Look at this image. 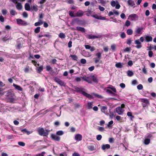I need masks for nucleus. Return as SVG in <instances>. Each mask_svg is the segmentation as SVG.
<instances>
[{"label":"nucleus","instance_id":"f257e3e1","mask_svg":"<svg viewBox=\"0 0 156 156\" xmlns=\"http://www.w3.org/2000/svg\"><path fill=\"white\" fill-rule=\"evenodd\" d=\"M73 87L75 90V91L76 92L82 94L84 96L87 97V98H93V97L91 95L84 91L85 90V89L84 88H79L75 86H73Z\"/></svg>","mask_w":156,"mask_h":156},{"label":"nucleus","instance_id":"f03ea898","mask_svg":"<svg viewBox=\"0 0 156 156\" xmlns=\"http://www.w3.org/2000/svg\"><path fill=\"white\" fill-rule=\"evenodd\" d=\"M104 90L108 94H111L112 96H117V94L115 93L117 92L116 90L114 87L112 85H110V86L105 88Z\"/></svg>","mask_w":156,"mask_h":156},{"label":"nucleus","instance_id":"7ed1b4c3","mask_svg":"<svg viewBox=\"0 0 156 156\" xmlns=\"http://www.w3.org/2000/svg\"><path fill=\"white\" fill-rule=\"evenodd\" d=\"M49 131L46 130L45 131L43 128L39 127L37 129V132L41 136H47L49 134Z\"/></svg>","mask_w":156,"mask_h":156},{"label":"nucleus","instance_id":"20e7f679","mask_svg":"<svg viewBox=\"0 0 156 156\" xmlns=\"http://www.w3.org/2000/svg\"><path fill=\"white\" fill-rule=\"evenodd\" d=\"M140 101L142 102L141 105L144 108H147L150 105L149 101L147 98H141Z\"/></svg>","mask_w":156,"mask_h":156},{"label":"nucleus","instance_id":"39448f33","mask_svg":"<svg viewBox=\"0 0 156 156\" xmlns=\"http://www.w3.org/2000/svg\"><path fill=\"white\" fill-rule=\"evenodd\" d=\"M128 19L131 21H136L138 20V16L135 14H133L129 15Z\"/></svg>","mask_w":156,"mask_h":156},{"label":"nucleus","instance_id":"423d86ee","mask_svg":"<svg viewBox=\"0 0 156 156\" xmlns=\"http://www.w3.org/2000/svg\"><path fill=\"white\" fill-rule=\"evenodd\" d=\"M54 81L61 86H65L66 83L64 81L61 80L57 77H55L54 80Z\"/></svg>","mask_w":156,"mask_h":156},{"label":"nucleus","instance_id":"0eeeda50","mask_svg":"<svg viewBox=\"0 0 156 156\" xmlns=\"http://www.w3.org/2000/svg\"><path fill=\"white\" fill-rule=\"evenodd\" d=\"M16 22L18 24L22 26H26L28 25L27 23L22 19H16Z\"/></svg>","mask_w":156,"mask_h":156},{"label":"nucleus","instance_id":"6e6552de","mask_svg":"<svg viewBox=\"0 0 156 156\" xmlns=\"http://www.w3.org/2000/svg\"><path fill=\"white\" fill-rule=\"evenodd\" d=\"M86 37L87 39H90L101 38V36L100 35H98L97 36H95L92 34H89L86 35Z\"/></svg>","mask_w":156,"mask_h":156},{"label":"nucleus","instance_id":"1a4fd4ad","mask_svg":"<svg viewBox=\"0 0 156 156\" xmlns=\"http://www.w3.org/2000/svg\"><path fill=\"white\" fill-rule=\"evenodd\" d=\"M134 43L136 45V48L140 49L142 47V44L139 39L136 40L134 41Z\"/></svg>","mask_w":156,"mask_h":156},{"label":"nucleus","instance_id":"9d476101","mask_svg":"<svg viewBox=\"0 0 156 156\" xmlns=\"http://www.w3.org/2000/svg\"><path fill=\"white\" fill-rule=\"evenodd\" d=\"M91 16L94 18L98 20H105V17H102L101 16H98L97 14H93L91 15Z\"/></svg>","mask_w":156,"mask_h":156},{"label":"nucleus","instance_id":"9b49d317","mask_svg":"<svg viewBox=\"0 0 156 156\" xmlns=\"http://www.w3.org/2000/svg\"><path fill=\"white\" fill-rule=\"evenodd\" d=\"M51 138L52 140L57 141H59L60 139V137L53 134H51Z\"/></svg>","mask_w":156,"mask_h":156},{"label":"nucleus","instance_id":"f8f14e48","mask_svg":"<svg viewBox=\"0 0 156 156\" xmlns=\"http://www.w3.org/2000/svg\"><path fill=\"white\" fill-rule=\"evenodd\" d=\"M110 145L109 144H103L101 146V148L103 151H105L106 150L110 149Z\"/></svg>","mask_w":156,"mask_h":156},{"label":"nucleus","instance_id":"ddd939ff","mask_svg":"<svg viewBox=\"0 0 156 156\" xmlns=\"http://www.w3.org/2000/svg\"><path fill=\"white\" fill-rule=\"evenodd\" d=\"M82 136L81 135L78 134L75 135V139L77 141H80L82 140Z\"/></svg>","mask_w":156,"mask_h":156},{"label":"nucleus","instance_id":"4468645a","mask_svg":"<svg viewBox=\"0 0 156 156\" xmlns=\"http://www.w3.org/2000/svg\"><path fill=\"white\" fill-rule=\"evenodd\" d=\"M123 111L122 110V108L120 107H118L116 108V112L119 115H122Z\"/></svg>","mask_w":156,"mask_h":156},{"label":"nucleus","instance_id":"2eb2a0df","mask_svg":"<svg viewBox=\"0 0 156 156\" xmlns=\"http://www.w3.org/2000/svg\"><path fill=\"white\" fill-rule=\"evenodd\" d=\"M84 12L81 10H79L78 12L76 14L75 16L81 17L83 14Z\"/></svg>","mask_w":156,"mask_h":156},{"label":"nucleus","instance_id":"dca6fc26","mask_svg":"<svg viewBox=\"0 0 156 156\" xmlns=\"http://www.w3.org/2000/svg\"><path fill=\"white\" fill-rule=\"evenodd\" d=\"M142 30V27H138L135 31V34H142L141 31Z\"/></svg>","mask_w":156,"mask_h":156},{"label":"nucleus","instance_id":"f3484780","mask_svg":"<svg viewBox=\"0 0 156 156\" xmlns=\"http://www.w3.org/2000/svg\"><path fill=\"white\" fill-rule=\"evenodd\" d=\"M146 41L147 42L151 41H152V37L150 36L147 35L145 37Z\"/></svg>","mask_w":156,"mask_h":156},{"label":"nucleus","instance_id":"a211bd4d","mask_svg":"<svg viewBox=\"0 0 156 156\" xmlns=\"http://www.w3.org/2000/svg\"><path fill=\"white\" fill-rule=\"evenodd\" d=\"M13 86L17 90H18L22 91L23 90V88L21 87L20 86L16 85L14 83L13 84Z\"/></svg>","mask_w":156,"mask_h":156},{"label":"nucleus","instance_id":"6ab92c4d","mask_svg":"<svg viewBox=\"0 0 156 156\" xmlns=\"http://www.w3.org/2000/svg\"><path fill=\"white\" fill-rule=\"evenodd\" d=\"M81 78L84 81L87 82L89 83H91L92 82L91 80L89 79L88 77H82Z\"/></svg>","mask_w":156,"mask_h":156},{"label":"nucleus","instance_id":"aec40b11","mask_svg":"<svg viewBox=\"0 0 156 156\" xmlns=\"http://www.w3.org/2000/svg\"><path fill=\"white\" fill-rule=\"evenodd\" d=\"M123 64L121 62H118L115 65V66L117 68H121L123 67Z\"/></svg>","mask_w":156,"mask_h":156},{"label":"nucleus","instance_id":"412c9836","mask_svg":"<svg viewBox=\"0 0 156 156\" xmlns=\"http://www.w3.org/2000/svg\"><path fill=\"white\" fill-rule=\"evenodd\" d=\"M76 30L80 31L84 33L85 32V29L83 28L80 27H76Z\"/></svg>","mask_w":156,"mask_h":156},{"label":"nucleus","instance_id":"4be33fe9","mask_svg":"<svg viewBox=\"0 0 156 156\" xmlns=\"http://www.w3.org/2000/svg\"><path fill=\"white\" fill-rule=\"evenodd\" d=\"M127 3L129 5L131 6H133L135 5L134 2L132 0H128L127 1Z\"/></svg>","mask_w":156,"mask_h":156},{"label":"nucleus","instance_id":"5701e85b","mask_svg":"<svg viewBox=\"0 0 156 156\" xmlns=\"http://www.w3.org/2000/svg\"><path fill=\"white\" fill-rule=\"evenodd\" d=\"M25 8L26 10L27 11H30L31 9L30 5L27 3L25 4Z\"/></svg>","mask_w":156,"mask_h":156},{"label":"nucleus","instance_id":"b1692460","mask_svg":"<svg viewBox=\"0 0 156 156\" xmlns=\"http://www.w3.org/2000/svg\"><path fill=\"white\" fill-rule=\"evenodd\" d=\"M90 77L91 78L94 82L96 83H97L98 82V80L96 77L94 75L91 76Z\"/></svg>","mask_w":156,"mask_h":156},{"label":"nucleus","instance_id":"393cba45","mask_svg":"<svg viewBox=\"0 0 156 156\" xmlns=\"http://www.w3.org/2000/svg\"><path fill=\"white\" fill-rule=\"evenodd\" d=\"M43 69V66H41L38 67H37L36 70L38 73H40Z\"/></svg>","mask_w":156,"mask_h":156},{"label":"nucleus","instance_id":"a878e982","mask_svg":"<svg viewBox=\"0 0 156 156\" xmlns=\"http://www.w3.org/2000/svg\"><path fill=\"white\" fill-rule=\"evenodd\" d=\"M127 75L128 76L131 77L134 75V73L132 71L128 70L127 72Z\"/></svg>","mask_w":156,"mask_h":156},{"label":"nucleus","instance_id":"bb28decb","mask_svg":"<svg viewBox=\"0 0 156 156\" xmlns=\"http://www.w3.org/2000/svg\"><path fill=\"white\" fill-rule=\"evenodd\" d=\"M16 8L19 10H20L22 8V6L21 3H18L16 6Z\"/></svg>","mask_w":156,"mask_h":156},{"label":"nucleus","instance_id":"cd10ccee","mask_svg":"<svg viewBox=\"0 0 156 156\" xmlns=\"http://www.w3.org/2000/svg\"><path fill=\"white\" fill-rule=\"evenodd\" d=\"M126 33L128 35H131L133 34V31L131 29H128L126 30Z\"/></svg>","mask_w":156,"mask_h":156},{"label":"nucleus","instance_id":"c85d7f7f","mask_svg":"<svg viewBox=\"0 0 156 156\" xmlns=\"http://www.w3.org/2000/svg\"><path fill=\"white\" fill-rule=\"evenodd\" d=\"M59 37L61 39H64L66 37V35L63 33H60L58 35Z\"/></svg>","mask_w":156,"mask_h":156},{"label":"nucleus","instance_id":"c756f323","mask_svg":"<svg viewBox=\"0 0 156 156\" xmlns=\"http://www.w3.org/2000/svg\"><path fill=\"white\" fill-rule=\"evenodd\" d=\"M31 9L32 10H34L35 12H37L38 10L37 6V5H33L31 7Z\"/></svg>","mask_w":156,"mask_h":156},{"label":"nucleus","instance_id":"7c9ffc66","mask_svg":"<svg viewBox=\"0 0 156 156\" xmlns=\"http://www.w3.org/2000/svg\"><path fill=\"white\" fill-rule=\"evenodd\" d=\"M70 57H71L73 60L77 61L78 59L77 56L76 55H70Z\"/></svg>","mask_w":156,"mask_h":156},{"label":"nucleus","instance_id":"2f4dec72","mask_svg":"<svg viewBox=\"0 0 156 156\" xmlns=\"http://www.w3.org/2000/svg\"><path fill=\"white\" fill-rule=\"evenodd\" d=\"M93 94L95 97L98 98H99L102 99L103 98V97L101 95H99L98 94L93 93Z\"/></svg>","mask_w":156,"mask_h":156},{"label":"nucleus","instance_id":"473e14b6","mask_svg":"<svg viewBox=\"0 0 156 156\" xmlns=\"http://www.w3.org/2000/svg\"><path fill=\"white\" fill-rule=\"evenodd\" d=\"M150 140L149 139H146L144 140V144L145 145H148L150 143Z\"/></svg>","mask_w":156,"mask_h":156},{"label":"nucleus","instance_id":"72a5a7b5","mask_svg":"<svg viewBox=\"0 0 156 156\" xmlns=\"http://www.w3.org/2000/svg\"><path fill=\"white\" fill-rule=\"evenodd\" d=\"M107 109V107L105 106H102L101 108V110L103 112L105 113V111Z\"/></svg>","mask_w":156,"mask_h":156},{"label":"nucleus","instance_id":"f704fd0d","mask_svg":"<svg viewBox=\"0 0 156 156\" xmlns=\"http://www.w3.org/2000/svg\"><path fill=\"white\" fill-rule=\"evenodd\" d=\"M40 29L41 27H37L34 30V32L36 34L39 33L40 32Z\"/></svg>","mask_w":156,"mask_h":156},{"label":"nucleus","instance_id":"c9c22d12","mask_svg":"<svg viewBox=\"0 0 156 156\" xmlns=\"http://www.w3.org/2000/svg\"><path fill=\"white\" fill-rule=\"evenodd\" d=\"M92 107V102H90L87 103V108L89 109H91Z\"/></svg>","mask_w":156,"mask_h":156},{"label":"nucleus","instance_id":"e433bc0d","mask_svg":"<svg viewBox=\"0 0 156 156\" xmlns=\"http://www.w3.org/2000/svg\"><path fill=\"white\" fill-rule=\"evenodd\" d=\"M88 148L90 151H93L95 149L94 147L93 146H88Z\"/></svg>","mask_w":156,"mask_h":156},{"label":"nucleus","instance_id":"4c0bfd02","mask_svg":"<svg viewBox=\"0 0 156 156\" xmlns=\"http://www.w3.org/2000/svg\"><path fill=\"white\" fill-rule=\"evenodd\" d=\"M127 115L128 116L131 117V120H132V119L134 118V116L132 115V113L131 112H128L127 113Z\"/></svg>","mask_w":156,"mask_h":156},{"label":"nucleus","instance_id":"58836bf2","mask_svg":"<svg viewBox=\"0 0 156 156\" xmlns=\"http://www.w3.org/2000/svg\"><path fill=\"white\" fill-rule=\"evenodd\" d=\"M64 133V132H63V131H62V130H59V131H58L57 132H56V134L57 135H59V136H61Z\"/></svg>","mask_w":156,"mask_h":156},{"label":"nucleus","instance_id":"ea45409f","mask_svg":"<svg viewBox=\"0 0 156 156\" xmlns=\"http://www.w3.org/2000/svg\"><path fill=\"white\" fill-rule=\"evenodd\" d=\"M10 37H8V36H5L4 37L2 38V40L4 41H5L7 40H9Z\"/></svg>","mask_w":156,"mask_h":156},{"label":"nucleus","instance_id":"a19ab883","mask_svg":"<svg viewBox=\"0 0 156 156\" xmlns=\"http://www.w3.org/2000/svg\"><path fill=\"white\" fill-rule=\"evenodd\" d=\"M45 154V152L44 151H43L41 153L37 154L34 156H44Z\"/></svg>","mask_w":156,"mask_h":156},{"label":"nucleus","instance_id":"79ce46f5","mask_svg":"<svg viewBox=\"0 0 156 156\" xmlns=\"http://www.w3.org/2000/svg\"><path fill=\"white\" fill-rule=\"evenodd\" d=\"M44 37H46L48 38H50L51 37V35H50V33L48 32L46 34H44Z\"/></svg>","mask_w":156,"mask_h":156},{"label":"nucleus","instance_id":"37998d69","mask_svg":"<svg viewBox=\"0 0 156 156\" xmlns=\"http://www.w3.org/2000/svg\"><path fill=\"white\" fill-rule=\"evenodd\" d=\"M21 131L23 132L26 133H27V134L29 135L30 133V132L26 129H22Z\"/></svg>","mask_w":156,"mask_h":156},{"label":"nucleus","instance_id":"c03bdc74","mask_svg":"<svg viewBox=\"0 0 156 156\" xmlns=\"http://www.w3.org/2000/svg\"><path fill=\"white\" fill-rule=\"evenodd\" d=\"M10 12L12 16H15L16 13V11L13 9H11Z\"/></svg>","mask_w":156,"mask_h":156},{"label":"nucleus","instance_id":"a18cd8bd","mask_svg":"<svg viewBox=\"0 0 156 156\" xmlns=\"http://www.w3.org/2000/svg\"><path fill=\"white\" fill-rule=\"evenodd\" d=\"M75 21L78 23L80 24L83 21L80 20L78 18H76L75 19Z\"/></svg>","mask_w":156,"mask_h":156},{"label":"nucleus","instance_id":"49530a36","mask_svg":"<svg viewBox=\"0 0 156 156\" xmlns=\"http://www.w3.org/2000/svg\"><path fill=\"white\" fill-rule=\"evenodd\" d=\"M130 25V22L128 20H127L125 22V26H126L128 27H129Z\"/></svg>","mask_w":156,"mask_h":156},{"label":"nucleus","instance_id":"de8ad7c7","mask_svg":"<svg viewBox=\"0 0 156 156\" xmlns=\"http://www.w3.org/2000/svg\"><path fill=\"white\" fill-rule=\"evenodd\" d=\"M113 123V121L111 120L109 122H108V124L107 125V126L109 128H110L112 127V126H111V125Z\"/></svg>","mask_w":156,"mask_h":156},{"label":"nucleus","instance_id":"09e8293b","mask_svg":"<svg viewBox=\"0 0 156 156\" xmlns=\"http://www.w3.org/2000/svg\"><path fill=\"white\" fill-rule=\"evenodd\" d=\"M102 138V136L101 135H98L96 136V139L98 140H100Z\"/></svg>","mask_w":156,"mask_h":156},{"label":"nucleus","instance_id":"8fccbe9b","mask_svg":"<svg viewBox=\"0 0 156 156\" xmlns=\"http://www.w3.org/2000/svg\"><path fill=\"white\" fill-rule=\"evenodd\" d=\"M137 87L138 90H141L143 88V86L142 84H140L137 86Z\"/></svg>","mask_w":156,"mask_h":156},{"label":"nucleus","instance_id":"3c124183","mask_svg":"<svg viewBox=\"0 0 156 156\" xmlns=\"http://www.w3.org/2000/svg\"><path fill=\"white\" fill-rule=\"evenodd\" d=\"M46 69L47 71H52V69L50 66H46Z\"/></svg>","mask_w":156,"mask_h":156},{"label":"nucleus","instance_id":"603ef678","mask_svg":"<svg viewBox=\"0 0 156 156\" xmlns=\"http://www.w3.org/2000/svg\"><path fill=\"white\" fill-rule=\"evenodd\" d=\"M69 16L71 17H74L75 16L74 15V12L72 11H69Z\"/></svg>","mask_w":156,"mask_h":156},{"label":"nucleus","instance_id":"864d4df0","mask_svg":"<svg viewBox=\"0 0 156 156\" xmlns=\"http://www.w3.org/2000/svg\"><path fill=\"white\" fill-rule=\"evenodd\" d=\"M120 37L122 39L125 38L126 37V35L125 33L124 32H122L120 35Z\"/></svg>","mask_w":156,"mask_h":156},{"label":"nucleus","instance_id":"5fc2aeb1","mask_svg":"<svg viewBox=\"0 0 156 156\" xmlns=\"http://www.w3.org/2000/svg\"><path fill=\"white\" fill-rule=\"evenodd\" d=\"M18 144L20 146H24L25 145V144L24 143L21 141L19 142H18Z\"/></svg>","mask_w":156,"mask_h":156},{"label":"nucleus","instance_id":"6e6d98bb","mask_svg":"<svg viewBox=\"0 0 156 156\" xmlns=\"http://www.w3.org/2000/svg\"><path fill=\"white\" fill-rule=\"evenodd\" d=\"M153 54V53L152 51H148V55L150 57H151L152 56Z\"/></svg>","mask_w":156,"mask_h":156},{"label":"nucleus","instance_id":"4d7b16f0","mask_svg":"<svg viewBox=\"0 0 156 156\" xmlns=\"http://www.w3.org/2000/svg\"><path fill=\"white\" fill-rule=\"evenodd\" d=\"M116 2L114 1H112L111 2V5L112 7H115L116 5Z\"/></svg>","mask_w":156,"mask_h":156},{"label":"nucleus","instance_id":"13d9d810","mask_svg":"<svg viewBox=\"0 0 156 156\" xmlns=\"http://www.w3.org/2000/svg\"><path fill=\"white\" fill-rule=\"evenodd\" d=\"M6 138L8 139H12L13 137V135H7L6 137Z\"/></svg>","mask_w":156,"mask_h":156},{"label":"nucleus","instance_id":"bf43d9fd","mask_svg":"<svg viewBox=\"0 0 156 156\" xmlns=\"http://www.w3.org/2000/svg\"><path fill=\"white\" fill-rule=\"evenodd\" d=\"M132 40L130 39H128L126 41V44L129 45H130L131 44Z\"/></svg>","mask_w":156,"mask_h":156},{"label":"nucleus","instance_id":"052dcab7","mask_svg":"<svg viewBox=\"0 0 156 156\" xmlns=\"http://www.w3.org/2000/svg\"><path fill=\"white\" fill-rule=\"evenodd\" d=\"M32 63L35 65V66H39V64L38 63H37V62L35 61L32 60Z\"/></svg>","mask_w":156,"mask_h":156},{"label":"nucleus","instance_id":"680f3d73","mask_svg":"<svg viewBox=\"0 0 156 156\" xmlns=\"http://www.w3.org/2000/svg\"><path fill=\"white\" fill-rule=\"evenodd\" d=\"M96 56L98 58L101 59V53L100 52H98L96 53Z\"/></svg>","mask_w":156,"mask_h":156},{"label":"nucleus","instance_id":"e2e57ef3","mask_svg":"<svg viewBox=\"0 0 156 156\" xmlns=\"http://www.w3.org/2000/svg\"><path fill=\"white\" fill-rule=\"evenodd\" d=\"M80 62L82 64H84L86 63V60L85 59L82 58L80 60Z\"/></svg>","mask_w":156,"mask_h":156},{"label":"nucleus","instance_id":"0e129e2a","mask_svg":"<svg viewBox=\"0 0 156 156\" xmlns=\"http://www.w3.org/2000/svg\"><path fill=\"white\" fill-rule=\"evenodd\" d=\"M80 106L79 104L76 103L74 105V108L75 109H76L79 108L80 107Z\"/></svg>","mask_w":156,"mask_h":156},{"label":"nucleus","instance_id":"69168bd1","mask_svg":"<svg viewBox=\"0 0 156 156\" xmlns=\"http://www.w3.org/2000/svg\"><path fill=\"white\" fill-rule=\"evenodd\" d=\"M132 84L133 85H135L138 84V83L136 80H133L132 81Z\"/></svg>","mask_w":156,"mask_h":156},{"label":"nucleus","instance_id":"338daca9","mask_svg":"<svg viewBox=\"0 0 156 156\" xmlns=\"http://www.w3.org/2000/svg\"><path fill=\"white\" fill-rule=\"evenodd\" d=\"M2 12L3 15H5L7 13V11L6 9H2Z\"/></svg>","mask_w":156,"mask_h":156},{"label":"nucleus","instance_id":"774afa93","mask_svg":"<svg viewBox=\"0 0 156 156\" xmlns=\"http://www.w3.org/2000/svg\"><path fill=\"white\" fill-rule=\"evenodd\" d=\"M98 130L102 132L104 130V128L102 127L99 126L98 128Z\"/></svg>","mask_w":156,"mask_h":156}]
</instances>
